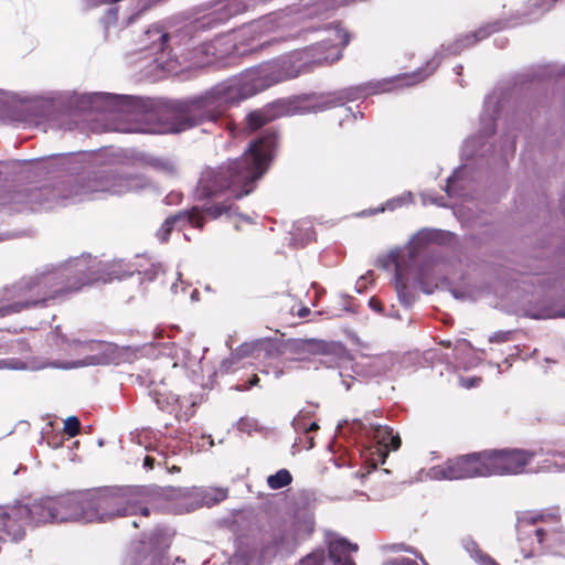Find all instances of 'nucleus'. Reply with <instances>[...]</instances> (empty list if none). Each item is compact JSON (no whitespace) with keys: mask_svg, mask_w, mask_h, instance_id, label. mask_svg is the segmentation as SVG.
Here are the masks:
<instances>
[{"mask_svg":"<svg viewBox=\"0 0 565 565\" xmlns=\"http://www.w3.org/2000/svg\"><path fill=\"white\" fill-rule=\"evenodd\" d=\"M320 60L306 57L300 50L273 61L250 67L236 76L224 79L201 94L175 103L170 122L160 128H148L135 124H102L98 116L148 117L150 100L129 95L88 93L74 100L77 113L92 124L96 132L115 130L121 132L179 134L203 124L222 121L230 108L281 82L310 73V65Z\"/></svg>","mask_w":565,"mask_h":565,"instance_id":"1","label":"nucleus"},{"mask_svg":"<svg viewBox=\"0 0 565 565\" xmlns=\"http://www.w3.org/2000/svg\"><path fill=\"white\" fill-rule=\"evenodd\" d=\"M254 3L255 0H227L221 9L180 26L154 23L122 49L128 57L138 54V61L147 60L169 72L177 66L198 68L212 65L232 54H241L238 40L247 36L254 39L274 32L281 25L277 14H269L238 31L217 35L212 41L203 39L205 31L245 12Z\"/></svg>","mask_w":565,"mask_h":565,"instance_id":"2","label":"nucleus"},{"mask_svg":"<svg viewBox=\"0 0 565 565\" xmlns=\"http://www.w3.org/2000/svg\"><path fill=\"white\" fill-rule=\"evenodd\" d=\"M276 146V132L266 131L249 143L241 158L204 169L194 190L196 201H213L204 212L212 218L230 214L232 202L249 194L266 173Z\"/></svg>","mask_w":565,"mask_h":565,"instance_id":"3","label":"nucleus"},{"mask_svg":"<svg viewBox=\"0 0 565 565\" xmlns=\"http://www.w3.org/2000/svg\"><path fill=\"white\" fill-rule=\"evenodd\" d=\"M105 278L102 262L90 255L72 258L57 266H45L34 276L23 278L14 286L24 300L0 306V317L20 312L36 305H45L60 295L79 290L82 287Z\"/></svg>","mask_w":565,"mask_h":565,"instance_id":"4","label":"nucleus"},{"mask_svg":"<svg viewBox=\"0 0 565 565\" xmlns=\"http://www.w3.org/2000/svg\"><path fill=\"white\" fill-rule=\"evenodd\" d=\"M150 181L141 174L130 175L103 171L94 175L74 179L54 192L56 203L68 205L94 200L103 194L124 195L150 188Z\"/></svg>","mask_w":565,"mask_h":565,"instance_id":"5","label":"nucleus"},{"mask_svg":"<svg viewBox=\"0 0 565 565\" xmlns=\"http://www.w3.org/2000/svg\"><path fill=\"white\" fill-rule=\"evenodd\" d=\"M150 493L146 487L125 486L88 490L90 523L109 522L116 518L149 515Z\"/></svg>","mask_w":565,"mask_h":565,"instance_id":"6","label":"nucleus"},{"mask_svg":"<svg viewBox=\"0 0 565 565\" xmlns=\"http://www.w3.org/2000/svg\"><path fill=\"white\" fill-rule=\"evenodd\" d=\"M518 542L524 559L556 554L565 546V531L555 514L527 513L519 518Z\"/></svg>","mask_w":565,"mask_h":565,"instance_id":"7","label":"nucleus"},{"mask_svg":"<svg viewBox=\"0 0 565 565\" xmlns=\"http://www.w3.org/2000/svg\"><path fill=\"white\" fill-rule=\"evenodd\" d=\"M46 523H56L52 497L40 498L30 503L0 507L1 531L12 541L17 542L24 537L28 524Z\"/></svg>","mask_w":565,"mask_h":565,"instance_id":"8","label":"nucleus"},{"mask_svg":"<svg viewBox=\"0 0 565 565\" xmlns=\"http://www.w3.org/2000/svg\"><path fill=\"white\" fill-rule=\"evenodd\" d=\"M323 33L324 36H322L318 43L300 50V53L306 55V57L320 60L310 65V72L318 66L333 64L341 60L342 50L350 42L349 34L339 25H329L323 29Z\"/></svg>","mask_w":565,"mask_h":565,"instance_id":"9","label":"nucleus"},{"mask_svg":"<svg viewBox=\"0 0 565 565\" xmlns=\"http://www.w3.org/2000/svg\"><path fill=\"white\" fill-rule=\"evenodd\" d=\"M160 495L173 503L177 513L190 512L202 505H211L226 498V491L223 489L204 488H164Z\"/></svg>","mask_w":565,"mask_h":565,"instance_id":"10","label":"nucleus"},{"mask_svg":"<svg viewBox=\"0 0 565 565\" xmlns=\"http://www.w3.org/2000/svg\"><path fill=\"white\" fill-rule=\"evenodd\" d=\"M483 451L469 454L448 460L443 466L431 467L427 478L431 480H459L476 477H488Z\"/></svg>","mask_w":565,"mask_h":565,"instance_id":"11","label":"nucleus"},{"mask_svg":"<svg viewBox=\"0 0 565 565\" xmlns=\"http://www.w3.org/2000/svg\"><path fill=\"white\" fill-rule=\"evenodd\" d=\"M533 457V452L521 449L483 451L488 477L525 472Z\"/></svg>","mask_w":565,"mask_h":565,"instance_id":"12","label":"nucleus"},{"mask_svg":"<svg viewBox=\"0 0 565 565\" xmlns=\"http://www.w3.org/2000/svg\"><path fill=\"white\" fill-rule=\"evenodd\" d=\"M300 537L301 534L297 529L291 536H287L274 547L258 548L254 544L239 542L234 554L228 559V565H268L277 552L295 544Z\"/></svg>","mask_w":565,"mask_h":565,"instance_id":"13","label":"nucleus"},{"mask_svg":"<svg viewBox=\"0 0 565 565\" xmlns=\"http://www.w3.org/2000/svg\"><path fill=\"white\" fill-rule=\"evenodd\" d=\"M56 523H90L88 490L74 491L52 497Z\"/></svg>","mask_w":565,"mask_h":565,"instance_id":"14","label":"nucleus"},{"mask_svg":"<svg viewBox=\"0 0 565 565\" xmlns=\"http://www.w3.org/2000/svg\"><path fill=\"white\" fill-rule=\"evenodd\" d=\"M279 348L276 342L267 339H258L252 342H245L239 345L228 359L222 361L220 365L221 373H230L235 370L236 364L241 359L246 356H254L255 359H276L280 355Z\"/></svg>","mask_w":565,"mask_h":565,"instance_id":"15","label":"nucleus"},{"mask_svg":"<svg viewBox=\"0 0 565 565\" xmlns=\"http://www.w3.org/2000/svg\"><path fill=\"white\" fill-rule=\"evenodd\" d=\"M499 100L494 95L488 96L484 100V110L481 115V125H482V134L478 137L470 138L466 140L462 153L467 158H472L476 156H482L483 151L480 149L483 147V143L480 140L483 137H489L494 132V121L495 115L499 109Z\"/></svg>","mask_w":565,"mask_h":565,"instance_id":"16","label":"nucleus"},{"mask_svg":"<svg viewBox=\"0 0 565 565\" xmlns=\"http://www.w3.org/2000/svg\"><path fill=\"white\" fill-rule=\"evenodd\" d=\"M387 86L388 82L383 79L343 88L339 92L330 94L323 102L322 108H330L337 105H342L347 102H354L360 98H365L372 94L384 93L387 90Z\"/></svg>","mask_w":565,"mask_h":565,"instance_id":"17","label":"nucleus"},{"mask_svg":"<svg viewBox=\"0 0 565 565\" xmlns=\"http://www.w3.org/2000/svg\"><path fill=\"white\" fill-rule=\"evenodd\" d=\"M286 350L294 355V360H306L310 355H328L335 351V347L317 339H290L285 344Z\"/></svg>","mask_w":565,"mask_h":565,"instance_id":"18","label":"nucleus"},{"mask_svg":"<svg viewBox=\"0 0 565 565\" xmlns=\"http://www.w3.org/2000/svg\"><path fill=\"white\" fill-rule=\"evenodd\" d=\"M203 224L204 217L202 212L198 207H193L191 211L179 212L167 217L157 232V236L161 242H167L173 228L183 230L186 225H191L192 227L201 230Z\"/></svg>","mask_w":565,"mask_h":565,"instance_id":"19","label":"nucleus"},{"mask_svg":"<svg viewBox=\"0 0 565 565\" xmlns=\"http://www.w3.org/2000/svg\"><path fill=\"white\" fill-rule=\"evenodd\" d=\"M82 345L90 354L76 363V366L106 365L117 360V347L113 343L92 340Z\"/></svg>","mask_w":565,"mask_h":565,"instance_id":"20","label":"nucleus"},{"mask_svg":"<svg viewBox=\"0 0 565 565\" xmlns=\"http://www.w3.org/2000/svg\"><path fill=\"white\" fill-rule=\"evenodd\" d=\"M290 114V105L287 100L279 99L268 104L262 109L250 111L246 116V124L249 130L254 131L266 125L267 122L285 115Z\"/></svg>","mask_w":565,"mask_h":565,"instance_id":"21","label":"nucleus"},{"mask_svg":"<svg viewBox=\"0 0 565 565\" xmlns=\"http://www.w3.org/2000/svg\"><path fill=\"white\" fill-rule=\"evenodd\" d=\"M359 546L344 537H333L329 541V556L332 565H355L352 553L358 552Z\"/></svg>","mask_w":565,"mask_h":565,"instance_id":"22","label":"nucleus"},{"mask_svg":"<svg viewBox=\"0 0 565 565\" xmlns=\"http://www.w3.org/2000/svg\"><path fill=\"white\" fill-rule=\"evenodd\" d=\"M418 279L419 282L423 285V290L426 294L433 292L430 284L434 285V287H437V281L447 279L445 264L439 260H431L425 263L419 269Z\"/></svg>","mask_w":565,"mask_h":565,"instance_id":"23","label":"nucleus"},{"mask_svg":"<svg viewBox=\"0 0 565 565\" xmlns=\"http://www.w3.org/2000/svg\"><path fill=\"white\" fill-rule=\"evenodd\" d=\"M150 396L159 409L170 414L175 413V416L179 415L183 405V399L180 396L161 390L151 391Z\"/></svg>","mask_w":565,"mask_h":565,"instance_id":"24","label":"nucleus"},{"mask_svg":"<svg viewBox=\"0 0 565 565\" xmlns=\"http://www.w3.org/2000/svg\"><path fill=\"white\" fill-rule=\"evenodd\" d=\"M136 271V268L125 263L124 260H116L113 263H102V273L105 278H100L102 282H110L115 279H124L131 276Z\"/></svg>","mask_w":565,"mask_h":565,"instance_id":"25","label":"nucleus"},{"mask_svg":"<svg viewBox=\"0 0 565 565\" xmlns=\"http://www.w3.org/2000/svg\"><path fill=\"white\" fill-rule=\"evenodd\" d=\"M439 61H437L435 57L427 62L426 64V71L418 70L417 72H414L412 74H403L395 77H391V89L402 86V85H415L422 81H424L426 77H428L438 66Z\"/></svg>","mask_w":565,"mask_h":565,"instance_id":"26","label":"nucleus"},{"mask_svg":"<svg viewBox=\"0 0 565 565\" xmlns=\"http://www.w3.org/2000/svg\"><path fill=\"white\" fill-rule=\"evenodd\" d=\"M557 0H527L522 12L523 22H533L552 10Z\"/></svg>","mask_w":565,"mask_h":565,"instance_id":"27","label":"nucleus"},{"mask_svg":"<svg viewBox=\"0 0 565 565\" xmlns=\"http://www.w3.org/2000/svg\"><path fill=\"white\" fill-rule=\"evenodd\" d=\"M495 30H498L497 24L481 28L476 32L467 34L463 39L456 41V43L449 46L447 51L449 54H458L463 47L477 43L479 40L487 38Z\"/></svg>","mask_w":565,"mask_h":565,"instance_id":"28","label":"nucleus"},{"mask_svg":"<svg viewBox=\"0 0 565 565\" xmlns=\"http://www.w3.org/2000/svg\"><path fill=\"white\" fill-rule=\"evenodd\" d=\"M146 164L152 167L154 170L163 172L169 175L177 173L178 168L173 160L167 158H159L150 154H141L139 158Z\"/></svg>","mask_w":565,"mask_h":565,"instance_id":"29","label":"nucleus"},{"mask_svg":"<svg viewBox=\"0 0 565 565\" xmlns=\"http://www.w3.org/2000/svg\"><path fill=\"white\" fill-rule=\"evenodd\" d=\"M313 231L309 222L301 221L294 225L291 231V244L294 246H305L313 239Z\"/></svg>","mask_w":565,"mask_h":565,"instance_id":"30","label":"nucleus"},{"mask_svg":"<svg viewBox=\"0 0 565 565\" xmlns=\"http://www.w3.org/2000/svg\"><path fill=\"white\" fill-rule=\"evenodd\" d=\"M47 190H45L46 192ZM44 190H32L28 193H17L14 196V201L19 204H24L31 210H34L36 206L51 207L52 205L49 202L43 201L41 198L44 194Z\"/></svg>","mask_w":565,"mask_h":565,"instance_id":"31","label":"nucleus"},{"mask_svg":"<svg viewBox=\"0 0 565 565\" xmlns=\"http://www.w3.org/2000/svg\"><path fill=\"white\" fill-rule=\"evenodd\" d=\"M462 546L467 553L480 565H498L488 554L483 553L471 537L462 540Z\"/></svg>","mask_w":565,"mask_h":565,"instance_id":"32","label":"nucleus"},{"mask_svg":"<svg viewBox=\"0 0 565 565\" xmlns=\"http://www.w3.org/2000/svg\"><path fill=\"white\" fill-rule=\"evenodd\" d=\"M174 361L171 362L168 359H164L160 361V364H170L171 367L177 369L179 365H181L184 369H190L194 365H196L200 362V359L196 356H192L189 351L184 349L175 350L174 352Z\"/></svg>","mask_w":565,"mask_h":565,"instance_id":"33","label":"nucleus"},{"mask_svg":"<svg viewBox=\"0 0 565 565\" xmlns=\"http://www.w3.org/2000/svg\"><path fill=\"white\" fill-rule=\"evenodd\" d=\"M292 476L287 469H280L276 473L268 476L267 484L273 490H278L291 483Z\"/></svg>","mask_w":565,"mask_h":565,"instance_id":"34","label":"nucleus"},{"mask_svg":"<svg viewBox=\"0 0 565 565\" xmlns=\"http://www.w3.org/2000/svg\"><path fill=\"white\" fill-rule=\"evenodd\" d=\"M440 234L435 230H422L416 235L413 236L411 241V245L413 249H417L420 246L436 242L439 238Z\"/></svg>","mask_w":565,"mask_h":565,"instance_id":"35","label":"nucleus"},{"mask_svg":"<svg viewBox=\"0 0 565 565\" xmlns=\"http://www.w3.org/2000/svg\"><path fill=\"white\" fill-rule=\"evenodd\" d=\"M330 0H317L307 8V17H328Z\"/></svg>","mask_w":565,"mask_h":565,"instance_id":"36","label":"nucleus"},{"mask_svg":"<svg viewBox=\"0 0 565 565\" xmlns=\"http://www.w3.org/2000/svg\"><path fill=\"white\" fill-rule=\"evenodd\" d=\"M395 278H396L395 287H396V292H397V297H398L399 301L404 306H409L413 302V296L407 290L405 284L403 282V279H402L398 268H396Z\"/></svg>","mask_w":565,"mask_h":565,"instance_id":"37","label":"nucleus"},{"mask_svg":"<svg viewBox=\"0 0 565 565\" xmlns=\"http://www.w3.org/2000/svg\"><path fill=\"white\" fill-rule=\"evenodd\" d=\"M388 455V444H381L376 447V451L372 452L371 465L373 469H377L380 465H384Z\"/></svg>","mask_w":565,"mask_h":565,"instance_id":"38","label":"nucleus"},{"mask_svg":"<svg viewBox=\"0 0 565 565\" xmlns=\"http://www.w3.org/2000/svg\"><path fill=\"white\" fill-rule=\"evenodd\" d=\"M324 562L323 551H315L301 558L297 565H322Z\"/></svg>","mask_w":565,"mask_h":565,"instance_id":"39","label":"nucleus"},{"mask_svg":"<svg viewBox=\"0 0 565 565\" xmlns=\"http://www.w3.org/2000/svg\"><path fill=\"white\" fill-rule=\"evenodd\" d=\"M81 429V423L79 419L76 416H70L64 422V431L70 437H75L78 435Z\"/></svg>","mask_w":565,"mask_h":565,"instance_id":"40","label":"nucleus"},{"mask_svg":"<svg viewBox=\"0 0 565 565\" xmlns=\"http://www.w3.org/2000/svg\"><path fill=\"white\" fill-rule=\"evenodd\" d=\"M236 426L239 431L250 434L257 429V422L253 418L243 417L237 422Z\"/></svg>","mask_w":565,"mask_h":565,"instance_id":"41","label":"nucleus"},{"mask_svg":"<svg viewBox=\"0 0 565 565\" xmlns=\"http://www.w3.org/2000/svg\"><path fill=\"white\" fill-rule=\"evenodd\" d=\"M161 265H151V267L142 273V280L152 281L158 278L160 274H162Z\"/></svg>","mask_w":565,"mask_h":565,"instance_id":"42","label":"nucleus"},{"mask_svg":"<svg viewBox=\"0 0 565 565\" xmlns=\"http://www.w3.org/2000/svg\"><path fill=\"white\" fill-rule=\"evenodd\" d=\"M391 565H418L416 561L403 556V555H391Z\"/></svg>","mask_w":565,"mask_h":565,"instance_id":"43","label":"nucleus"},{"mask_svg":"<svg viewBox=\"0 0 565 565\" xmlns=\"http://www.w3.org/2000/svg\"><path fill=\"white\" fill-rule=\"evenodd\" d=\"M510 339H511V332H509V331H500V332L493 333L489 338V341L490 342L500 343V342H508V341H510Z\"/></svg>","mask_w":565,"mask_h":565,"instance_id":"44","label":"nucleus"},{"mask_svg":"<svg viewBox=\"0 0 565 565\" xmlns=\"http://www.w3.org/2000/svg\"><path fill=\"white\" fill-rule=\"evenodd\" d=\"M372 276V271H369L366 275L361 276L356 284H355V290L359 294H362L366 289L367 280Z\"/></svg>","mask_w":565,"mask_h":565,"instance_id":"45","label":"nucleus"},{"mask_svg":"<svg viewBox=\"0 0 565 565\" xmlns=\"http://www.w3.org/2000/svg\"><path fill=\"white\" fill-rule=\"evenodd\" d=\"M459 181V172H455L451 177L447 179L446 192L450 195L451 191L457 188V183Z\"/></svg>","mask_w":565,"mask_h":565,"instance_id":"46","label":"nucleus"},{"mask_svg":"<svg viewBox=\"0 0 565 565\" xmlns=\"http://www.w3.org/2000/svg\"><path fill=\"white\" fill-rule=\"evenodd\" d=\"M369 307L377 313H382L384 311L383 303L375 297L370 298Z\"/></svg>","mask_w":565,"mask_h":565,"instance_id":"47","label":"nucleus"},{"mask_svg":"<svg viewBox=\"0 0 565 565\" xmlns=\"http://www.w3.org/2000/svg\"><path fill=\"white\" fill-rule=\"evenodd\" d=\"M375 266L377 268L387 269L388 268V254L384 253L377 257L375 260Z\"/></svg>","mask_w":565,"mask_h":565,"instance_id":"48","label":"nucleus"},{"mask_svg":"<svg viewBox=\"0 0 565 565\" xmlns=\"http://www.w3.org/2000/svg\"><path fill=\"white\" fill-rule=\"evenodd\" d=\"M480 382L478 377H466L460 380L461 386L466 388L475 387Z\"/></svg>","mask_w":565,"mask_h":565,"instance_id":"49","label":"nucleus"},{"mask_svg":"<svg viewBox=\"0 0 565 565\" xmlns=\"http://www.w3.org/2000/svg\"><path fill=\"white\" fill-rule=\"evenodd\" d=\"M401 444L402 441L399 435H394L393 429L391 428V451L397 450L401 447Z\"/></svg>","mask_w":565,"mask_h":565,"instance_id":"50","label":"nucleus"},{"mask_svg":"<svg viewBox=\"0 0 565 565\" xmlns=\"http://www.w3.org/2000/svg\"><path fill=\"white\" fill-rule=\"evenodd\" d=\"M258 382H259L258 376H257V375H254V376L250 379V381H249V383H248V385H247V386L236 385V386H235V390H236V391H246V390H248L249 387L257 385V384H258Z\"/></svg>","mask_w":565,"mask_h":565,"instance_id":"51","label":"nucleus"},{"mask_svg":"<svg viewBox=\"0 0 565 565\" xmlns=\"http://www.w3.org/2000/svg\"><path fill=\"white\" fill-rule=\"evenodd\" d=\"M384 211H385V204H382L380 207H377L375 210L362 211L359 215L360 216H367V215H373L375 213H380V212H384Z\"/></svg>","mask_w":565,"mask_h":565,"instance_id":"52","label":"nucleus"},{"mask_svg":"<svg viewBox=\"0 0 565 565\" xmlns=\"http://www.w3.org/2000/svg\"><path fill=\"white\" fill-rule=\"evenodd\" d=\"M143 467L148 470H151L153 469L154 467V458L150 457V456H146L145 459H143Z\"/></svg>","mask_w":565,"mask_h":565,"instance_id":"53","label":"nucleus"},{"mask_svg":"<svg viewBox=\"0 0 565 565\" xmlns=\"http://www.w3.org/2000/svg\"><path fill=\"white\" fill-rule=\"evenodd\" d=\"M514 149H515V142H514V139H513L509 143L504 145L503 152H504V154H507V153L513 152Z\"/></svg>","mask_w":565,"mask_h":565,"instance_id":"54","label":"nucleus"},{"mask_svg":"<svg viewBox=\"0 0 565 565\" xmlns=\"http://www.w3.org/2000/svg\"><path fill=\"white\" fill-rule=\"evenodd\" d=\"M11 367V369H20L22 367V363H19V365L14 364H9L6 360H0V367Z\"/></svg>","mask_w":565,"mask_h":565,"instance_id":"55","label":"nucleus"},{"mask_svg":"<svg viewBox=\"0 0 565 565\" xmlns=\"http://www.w3.org/2000/svg\"><path fill=\"white\" fill-rule=\"evenodd\" d=\"M303 527L306 529L307 534L311 533L313 530L312 523L309 521H305L302 523Z\"/></svg>","mask_w":565,"mask_h":565,"instance_id":"56","label":"nucleus"},{"mask_svg":"<svg viewBox=\"0 0 565 565\" xmlns=\"http://www.w3.org/2000/svg\"><path fill=\"white\" fill-rule=\"evenodd\" d=\"M402 204H403L402 199H394V200H391V202H390L391 209H393L395 206H401Z\"/></svg>","mask_w":565,"mask_h":565,"instance_id":"57","label":"nucleus"},{"mask_svg":"<svg viewBox=\"0 0 565 565\" xmlns=\"http://www.w3.org/2000/svg\"><path fill=\"white\" fill-rule=\"evenodd\" d=\"M274 374H275V377L278 379L279 376L282 375V369L279 367L278 365H275L274 367Z\"/></svg>","mask_w":565,"mask_h":565,"instance_id":"58","label":"nucleus"},{"mask_svg":"<svg viewBox=\"0 0 565 565\" xmlns=\"http://www.w3.org/2000/svg\"><path fill=\"white\" fill-rule=\"evenodd\" d=\"M353 379L351 380H342V384L344 385L345 390L349 391L351 388V385L353 383Z\"/></svg>","mask_w":565,"mask_h":565,"instance_id":"59","label":"nucleus"},{"mask_svg":"<svg viewBox=\"0 0 565 565\" xmlns=\"http://www.w3.org/2000/svg\"><path fill=\"white\" fill-rule=\"evenodd\" d=\"M309 312L310 310L308 308H302L299 310L298 315L299 317H306Z\"/></svg>","mask_w":565,"mask_h":565,"instance_id":"60","label":"nucleus"},{"mask_svg":"<svg viewBox=\"0 0 565 565\" xmlns=\"http://www.w3.org/2000/svg\"><path fill=\"white\" fill-rule=\"evenodd\" d=\"M292 425L296 429H301L302 426L300 425V420L299 418H295L294 422H292Z\"/></svg>","mask_w":565,"mask_h":565,"instance_id":"61","label":"nucleus"},{"mask_svg":"<svg viewBox=\"0 0 565 565\" xmlns=\"http://www.w3.org/2000/svg\"><path fill=\"white\" fill-rule=\"evenodd\" d=\"M52 337L56 339L61 338L62 342L65 341V338L61 335L57 330L52 333Z\"/></svg>","mask_w":565,"mask_h":565,"instance_id":"62","label":"nucleus"},{"mask_svg":"<svg viewBox=\"0 0 565 565\" xmlns=\"http://www.w3.org/2000/svg\"><path fill=\"white\" fill-rule=\"evenodd\" d=\"M316 429H318L317 423H311L308 430H316Z\"/></svg>","mask_w":565,"mask_h":565,"instance_id":"63","label":"nucleus"},{"mask_svg":"<svg viewBox=\"0 0 565 565\" xmlns=\"http://www.w3.org/2000/svg\"><path fill=\"white\" fill-rule=\"evenodd\" d=\"M461 71H462V65H458L455 67V72L460 75L461 74Z\"/></svg>","mask_w":565,"mask_h":565,"instance_id":"64","label":"nucleus"}]
</instances>
